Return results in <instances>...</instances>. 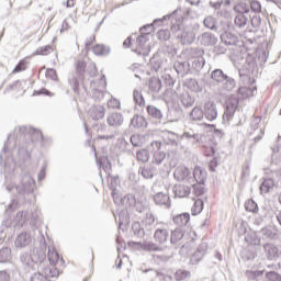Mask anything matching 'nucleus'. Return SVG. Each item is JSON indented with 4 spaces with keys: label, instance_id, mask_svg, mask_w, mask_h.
I'll list each match as a JSON object with an SVG mask.
<instances>
[{
    "label": "nucleus",
    "instance_id": "5701e85b",
    "mask_svg": "<svg viewBox=\"0 0 281 281\" xmlns=\"http://www.w3.org/2000/svg\"><path fill=\"white\" fill-rule=\"evenodd\" d=\"M47 258L50 267H56V263L60 260V255H58V251L54 247L49 246Z\"/></svg>",
    "mask_w": 281,
    "mask_h": 281
},
{
    "label": "nucleus",
    "instance_id": "9b49d317",
    "mask_svg": "<svg viewBox=\"0 0 281 281\" xmlns=\"http://www.w3.org/2000/svg\"><path fill=\"white\" fill-rule=\"evenodd\" d=\"M154 202L156 205H165V207H170V195L165 192H157L154 194Z\"/></svg>",
    "mask_w": 281,
    "mask_h": 281
},
{
    "label": "nucleus",
    "instance_id": "ea45409f",
    "mask_svg": "<svg viewBox=\"0 0 281 281\" xmlns=\"http://www.w3.org/2000/svg\"><path fill=\"white\" fill-rule=\"evenodd\" d=\"M224 80H225V82L223 85V89H225L226 91H233L236 87V80H234L233 78H229L227 76Z\"/></svg>",
    "mask_w": 281,
    "mask_h": 281
},
{
    "label": "nucleus",
    "instance_id": "423d86ee",
    "mask_svg": "<svg viewBox=\"0 0 281 281\" xmlns=\"http://www.w3.org/2000/svg\"><path fill=\"white\" fill-rule=\"evenodd\" d=\"M204 117L209 122H214L218 117V109L214 101H206L203 106Z\"/></svg>",
    "mask_w": 281,
    "mask_h": 281
},
{
    "label": "nucleus",
    "instance_id": "bf43d9fd",
    "mask_svg": "<svg viewBox=\"0 0 281 281\" xmlns=\"http://www.w3.org/2000/svg\"><path fill=\"white\" fill-rule=\"evenodd\" d=\"M108 106H109V109H120V106H121L120 100H117L115 98H111L108 101Z\"/></svg>",
    "mask_w": 281,
    "mask_h": 281
},
{
    "label": "nucleus",
    "instance_id": "ddd939ff",
    "mask_svg": "<svg viewBox=\"0 0 281 281\" xmlns=\"http://www.w3.org/2000/svg\"><path fill=\"white\" fill-rule=\"evenodd\" d=\"M199 41L201 45H206V46L216 45L218 43V38L210 32H206L200 35Z\"/></svg>",
    "mask_w": 281,
    "mask_h": 281
},
{
    "label": "nucleus",
    "instance_id": "a878e982",
    "mask_svg": "<svg viewBox=\"0 0 281 281\" xmlns=\"http://www.w3.org/2000/svg\"><path fill=\"white\" fill-rule=\"evenodd\" d=\"M92 52L95 56H109V54H111V48L102 44H97L93 46Z\"/></svg>",
    "mask_w": 281,
    "mask_h": 281
},
{
    "label": "nucleus",
    "instance_id": "de8ad7c7",
    "mask_svg": "<svg viewBox=\"0 0 281 281\" xmlns=\"http://www.w3.org/2000/svg\"><path fill=\"white\" fill-rule=\"evenodd\" d=\"M145 251H161V247L153 241L145 243Z\"/></svg>",
    "mask_w": 281,
    "mask_h": 281
},
{
    "label": "nucleus",
    "instance_id": "49530a36",
    "mask_svg": "<svg viewBox=\"0 0 281 281\" xmlns=\"http://www.w3.org/2000/svg\"><path fill=\"white\" fill-rule=\"evenodd\" d=\"M29 134L35 139V142H41L43 140V132L36 130V128H31Z\"/></svg>",
    "mask_w": 281,
    "mask_h": 281
},
{
    "label": "nucleus",
    "instance_id": "1a4fd4ad",
    "mask_svg": "<svg viewBox=\"0 0 281 281\" xmlns=\"http://www.w3.org/2000/svg\"><path fill=\"white\" fill-rule=\"evenodd\" d=\"M104 113H106V110L103 105H93L88 111V114L92 120H102V117H104Z\"/></svg>",
    "mask_w": 281,
    "mask_h": 281
},
{
    "label": "nucleus",
    "instance_id": "603ef678",
    "mask_svg": "<svg viewBox=\"0 0 281 281\" xmlns=\"http://www.w3.org/2000/svg\"><path fill=\"white\" fill-rule=\"evenodd\" d=\"M181 102L184 106H192L194 104V100L188 93L181 95Z\"/></svg>",
    "mask_w": 281,
    "mask_h": 281
},
{
    "label": "nucleus",
    "instance_id": "f03ea898",
    "mask_svg": "<svg viewBox=\"0 0 281 281\" xmlns=\"http://www.w3.org/2000/svg\"><path fill=\"white\" fill-rule=\"evenodd\" d=\"M173 177L176 181H182L183 183H188L192 186L194 183V177H192V171L183 165H180L176 168L173 172Z\"/></svg>",
    "mask_w": 281,
    "mask_h": 281
},
{
    "label": "nucleus",
    "instance_id": "f257e3e1",
    "mask_svg": "<svg viewBox=\"0 0 281 281\" xmlns=\"http://www.w3.org/2000/svg\"><path fill=\"white\" fill-rule=\"evenodd\" d=\"M182 139H188L193 144L204 146V148H207V144L210 142V137H207V135H205L203 132H194L192 130L186 131L182 134Z\"/></svg>",
    "mask_w": 281,
    "mask_h": 281
},
{
    "label": "nucleus",
    "instance_id": "e2e57ef3",
    "mask_svg": "<svg viewBox=\"0 0 281 281\" xmlns=\"http://www.w3.org/2000/svg\"><path fill=\"white\" fill-rule=\"evenodd\" d=\"M88 71L91 78H95V76L98 75V68L95 67L94 63H90V65L88 66Z\"/></svg>",
    "mask_w": 281,
    "mask_h": 281
},
{
    "label": "nucleus",
    "instance_id": "8fccbe9b",
    "mask_svg": "<svg viewBox=\"0 0 281 281\" xmlns=\"http://www.w3.org/2000/svg\"><path fill=\"white\" fill-rule=\"evenodd\" d=\"M128 245L136 251H145L146 243L130 241Z\"/></svg>",
    "mask_w": 281,
    "mask_h": 281
},
{
    "label": "nucleus",
    "instance_id": "f8f14e48",
    "mask_svg": "<svg viewBox=\"0 0 281 281\" xmlns=\"http://www.w3.org/2000/svg\"><path fill=\"white\" fill-rule=\"evenodd\" d=\"M263 248H265L268 260H273V258H278V256H280L281 254L280 247L273 244H266Z\"/></svg>",
    "mask_w": 281,
    "mask_h": 281
},
{
    "label": "nucleus",
    "instance_id": "a19ab883",
    "mask_svg": "<svg viewBox=\"0 0 281 281\" xmlns=\"http://www.w3.org/2000/svg\"><path fill=\"white\" fill-rule=\"evenodd\" d=\"M238 94L245 99V98H251L254 95V89L247 88V87H240L238 89Z\"/></svg>",
    "mask_w": 281,
    "mask_h": 281
},
{
    "label": "nucleus",
    "instance_id": "393cba45",
    "mask_svg": "<svg viewBox=\"0 0 281 281\" xmlns=\"http://www.w3.org/2000/svg\"><path fill=\"white\" fill-rule=\"evenodd\" d=\"M178 38H180L184 45H190V43L194 42V32L183 31L181 34H178Z\"/></svg>",
    "mask_w": 281,
    "mask_h": 281
},
{
    "label": "nucleus",
    "instance_id": "58836bf2",
    "mask_svg": "<svg viewBox=\"0 0 281 281\" xmlns=\"http://www.w3.org/2000/svg\"><path fill=\"white\" fill-rule=\"evenodd\" d=\"M247 243H249L250 245H255L258 246L260 245L261 240L260 237H258V234L251 232L247 235L246 237Z\"/></svg>",
    "mask_w": 281,
    "mask_h": 281
},
{
    "label": "nucleus",
    "instance_id": "a211bd4d",
    "mask_svg": "<svg viewBox=\"0 0 281 281\" xmlns=\"http://www.w3.org/2000/svg\"><path fill=\"white\" fill-rule=\"evenodd\" d=\"M109 126H122L124 124V116L120 113H112L108 116Z\"/></svg>",
    "mask_w": 281,
    "mask_h": 281
},
{
    "label": "nucleus",
    "instance_id": "338daca9",
    "mask_svg": "<svg viewBox=\"0 0 281 281\" xmlns=\"http://www.w3.org/2000/svg\"><path fill=\"white\" fill-rule=\"evenodd\" d=\"M144 117H142V116H134L133 119H132V124H134V126H144Z\"/></svg>",
    "mask_w": 281,
    "mask_h": 281
},
{
    "label": "nucleus",
    "instance_id": "72a5a7b5",
    "mask_svg": "<svg viewBox=\"0 0 281 281\" xmlns=\"http://www.w3.org/2000/svg\"><path fill=\"white\" fill-rule=\"evenodd\" d=\"M187 87L191 91H194V93H201V91H203V88L201 87V85H199V81H196V79L188 80L187 81Z\"/></svg>",
    "mask_w": 281,
    "mask_h": 281
},
{
    "label": "nucleus",
    "instance_id": "3c124183",
    "mask_svg": "<svg viewBox=\"0 0 281 281\" xmlns=\"http://www.w3.org/2000/svg\"><path fill=\"white\" fill-rule=\"evenodd\" d=\"M245 207H246L247 212H258V204L256 202H254V200H248L245 203Z\"/></svg>",
    "mask_w": 281,
    "mask_h": 281
},
{
    "label": "nucleus",
    "instance_id": "aec40b11",
    "mask_svg": "<svg viewBox=\"0 0 281 281\" xmlns=\"http://www.w3.org/2000/svg\"><path fill=\"white\" fill-rule=\"evenodd\" d=\"M136 43L139 47V53L138 54H143V56H148V54H150V46H146V36L145 35H140L137 37Z\"/></svg>",
    "mask_w": 281,
    "mask_h": 281
},
{
    "label": "nucleus",
    "instance_id": "cd10ccee",
    "mask_svg": "<svg viewBox=\"0 0 281 281\" xmlns=\"http://www.w3.org/2000/svg\"><path fill=\"white\" fill-rule=\"evenodd\" d=\"M131 144L132 146H135L136 148H139L146 144V138L144 135L134 134L131 136Z\"/></svg>",
    "mask_w": 281,
    "mask_h": 281
},
{
    "label": "nucleus",
    "instance_id": "b1692460",
    "mask_svg": "<svg viewBox=\"0 0 281 281\" xmlns=\"http://www.w3.org/2000/svg\"><path fill=\"white\" fill-rule=\"evenodd\" d=\"M195 54H198V57L194 58V60L192 61V67H194V69H203V67L205 66V59L203 58V50L195 49Z\"/></svg>",
    "mask_w": 281,
    "mask_h": 281
},
{
    "label": "nucleus",
    "instance_id": "f704fd0d",
    "mask_svg": "<svg viewBox=\"0 0 281 281\" xmlns=\"http://www.w3.org/2000/svg\"><path fill=\"white\" fill-rule=\"evenodd\" d=\"M211 78L215 82H223L225 80V78H227V75H224L223 70H221V69H215L212 71Z\"/></svg>",
    "mask_w": 281,
    "mask_h": 281
},
{
    "label": "nucleus",
    "instance_id": "2f4dec72",
    "mask_svg": "<svg viewBox=\"0 0 281 281\" xmlns=\"http://www.w3.org/2000/svg\"><path fill=\"white\" fill-rule=\"evenodd\" d=\"M136 158L138 161H142V164H147L150 159V153L148 149H139L136 151Z\"/></svg>",
    "mask_w": 281,
    "mask_h": 281
},
{
    "label": "nucleus",
    "instance_id": "774afa93",
    "mask_svg": "<svg viewBox=\"0 0 281 281\" xmlns=\"http://www.w3.org/2000/svg\"><path fill=\"white\" fill-rule=\"evenodd\" d=\"M250 8L254 12H261V10H262V5H260V2H258V1H251Z\"/></svg>",
    "mask_w": 281,
    "mask_h": 281
},
{
    "label": "nucleus",
    "instance_id": "864d4df0",
    "mask_svg": "<svg viewBox=\"0 0 281 281\" xmlns=\"http://www.w3.org/2000/svg\"><path fill=\"white\" fill-rule=\"evenodd\" d=\"M236 10L237 12H239V14H248L250 5H248L247 3H239L237 4Z\"/></svg>",
    "mask_w": 281,
    "mask_h": 281
},
{
    "label": "nucleus",
    "instance_id": "2eb2a0df",
    "mask_svg": "<svg viewBox=\"0 0 281 281\" xmlns=\"http://www.w3.org/2000/svg\"><path fill=\"white\" fill-rule=\"evenodd\" d=\"M20 260L23 265V267H26V269H34L35 267V261L32 252H24L21 255Z\"/></svg>",
    "mask_w": 281,
    "mask_h": 281
},
{
    "label": "nucleus",
    "instance_id": "13d9d810",
    "mask_svg": "<svg viewBox=\"0 0 281 281\" xmlns=\"http://www.w3.org/2000/svg\"><path fill=\"white\" fill-rule=\"evenodd\" d=\"M269 281H281V276L276 271H270L266 274Z\"/></svg>",
    "mask_w": 281,
    "mask_h": 281
},
{
    "label": "nucleus",
    "instance_id": "680f3d73",
    "mask_svg": "<svg viewBox=\"0 0 281 281\" xmlns=\"http://www.w3.org/2000/svg\"><path fill=\"white\" fill-rule=\"evenodd\" d=\"M153 30H155L153 24L145 25V26L140 27V34L143 36H148V34H150L153 32Z\"/></svg>",
    "mask_w": 281,
    "mask_h": 281
},
{
    "label": "nucleus",
    "instance_id": "bb28decb",
    "mask_svg": "<svg viewBox=\"0 0 281 281\" xmlns=\"http://www.w3.org/2000/svg\"><path fill=\"white\" fill-rule=\"evenodd\" d=\"M30 241V234L21 233L15 239V247H27Z\"/></svg>",
    "mask_w": 281,
    "mask_h": 281
},
{
    "label": "nucleus",
    "instance_id": "dca6fc26",
    "mask_svg": "<svg viewBox=\"0 0 281 281\" xmlns=\"http://www.w3.org/2000/svg\"><path fill=\"white\" fill-rule=\"evenodd\" d=\"M31 254L33 256L35 265H38V262L41 265L47 258V255L45 254V248H34Z\"/></svg>",
    "mask_w": 281,
    "mask_h": 281
},
{
    "label": "nucleus",
    "instance_id": "79ce46f5",
    "mask_svg": "<svg viewBox=\"0 0 281 281\" xmlns=\"http://www.w3.org/2000/svg\"><path fill=\"white\" fill-rule=\"evenodd\" d=\"M191 211H192L193 216H196V214H201V212H203V201L195 200Z\"/></svg>",
    "mask_w": 281,
    "mask_h": 281
},
{
    "label": "nucleus",
    "instance_id": "c85d7f7f",
    "mask_svg": "<svg viewBox=\"0 0 281 281\" xmlns=\"http://www.w3.org/2000/svg\"><path fill=\"white\" fill-rule=\"evenodd\" d=\"M274 186H276V182L273 181V179L268 178V179H265L263 182L261 183L260 190L261 192L267 194L268 192L273 190Z\"/></svg>",
    "mask_w": 281,
    "mask_h": 281
},
{
    "label": "nucleus",
    "instance_id": "20e7f679",
    "mask_svg": "<svg viewBox=\"0 0 281 281\" xmlns=\"http://www.w3.org/2000/svg\"><path fill=\"white\" fill-rule=\"evenodd\" d=\"M238 109V98L231 97L226 101V110L223 115L224 122H231L232 117H234V113H236V110Z\"/></svg>",
    "mask_w": 281,
    "mask_h": 281
},
{
    "label": "nucleus",
    "instance_id": "4d7b16f0",
    "mask_svg": "<svg viewBox=\"0 0 281 281\" xmlns=\"http://www.w3.org/2000/svg\"><path fill=\"white\" fill-rule=\"evenodd\" d=\"M26 67L27 64L25 61H20L12 70V74H21V71H25Z\"/></svg>",
    "mask_w": 281,
    "mask_h": 281
},
{
    "label": "nucleus",
    "instance_id": "0eeeda50",
    "mask_svg": "<svg viewBox=\"0 0 281 281\" xmlns=\"http://www.w3.org/2000/svg\"><path fill=\"white\" fill-rule=\"evenodd\" d=\"M151 148L156 150L154 154V164H157V166H159V164H161L164 159H166V154L161 151V142H153Z\"/></svg>",
    "mask_w": 281,
    "mask_h": 281
},
{
    "label": "nucleus",
    "instance_id": "4c0bfd02",
    "mask_svg": "<svg viewBox=\"0 0 281 281\" xmlns=\"http://www.w3.org/2000/svg\"><path fill=\"white\" fill-rule=\"evenodd\" d=\"M235 25L236 27L243 29L247 25V16L244 13H239L235 18Z\"/></svg>",
    "mask_w": 281,
    "mask_h": 281
},
{
    "label": "nucleus",
    "instance_id": "0e129e2a",
    "mask_svg": "<svg viewBox=\"0 0 281 281\" xmlns=\"http://www.w3.org/2000/svg\"><path fill=\"white\" fill-rule=\"evenodd\" d=\"M31 281H47V276H45V274H43L41 272H36L31 278Z\"/></svg>",
    "mask_w": 281,
    "mask_h": 281
},
{
    "label": "nucleus",
    "instance_id": "c756f323",
    "mask_svg": "<svg viewBox=\"0 0 281 281\" xmlns=\"http://www.w3.org/2000/svg\"><path fill=\"white\" fill-rule=\"evenodd\" d=\"M149 89L154 93H159V91H161V80L156 77L150 78L149 79Z\"/></svg>",
    "mask_w": 281,
    "mask_h": 281
},
{
    "label": "nucleus",
    "instance_id": "4468645a",
    "mask_svg": "<svg viewBox=\"0 0 281 281\" xmlns=\"http://www.w3.org/2000/svg\"><path fill=\"white\" fill-rule=\"evenodd\" d=\"M175 195L178 196V199H186V196H189L191 189L188 186L183 184H176L173 187Z\"/></svg>",
    "mask_w": 281,
    "mask_h": 281
},
{
    "label": "nucleus",
    "instance_id": "473e14b6",
    "mask_svg": "<svg viewBox=\"0 0 281 281\" xmlns=\"http://www.w3.org/2000/svg\"><path fill=\"white\" fill-rule=\"evenodd\" d=\"M43 273L46 276V278H58V276H60V271L58 268H56V266L44 268Z\"/></svg>",
    "mask_w": 281,
    "mask_h": 281
},
{
    "label": "nucleus",
    "instance_id": "052dcab7",
    "mask_svg": "<svg viewBox=\"0 0 281 281\" xmlns=\"http://www.w3.org/2000/svg\"><path fill=\"white\" fill-rule=\"evenodd\" d=\"M191 186H193L195 196H201L202 194H204L205 189L203 188L202 184H194L193 183Z\"/></svg>",
    "mask_w": 281,
    "mask_h": 281
},
{
    "label": "nucleus",
    "instance_id": "69168bd1",
    "mask_svg": "<svg viewBox=\"0 0 281 281\" xmlns=\"http://www.w3.org/2000/svg\"><path fill=\"white\" fill-rule=\"evenodd\" d=\"M217 16H223L224 19H227L229 16V8L222 5L221 10L217 11Z\"/></svg>",
    "mask_w": 281,
    "mask_h": 281
},
{
    "label": "nucleus",
    "instance_id": "c9c22d12",
    "mask_svg": "<svg viewBox=\"0 0 281 281\" xmlns=\"http://www.w3.org/2000/svg\"><path fill=\"white\" fill-rule=\"evenodd\" d=\"M74 25V18L69 16L66 18L63 23H61V29H60V34H63V32H69V30H71Z\"/></svg>",
    "mask_w": 281,
    "mask_h": 281
},
{
    "label": "nucleus",
    "instance_id": "6e6d98bb",
    "mask_svg": "<svg viewBox=\"0 0 281 281\" xmlns=\"http://www.w3.org/2000/svg\"><path fill=\"white\" fill-rule=\"evenodd\" d=\"M159 41H168L170 38V31L168 30H160L157 34Z\"/></svg>",
    "mask_w": 281,
    "mask_h": 281
},
{
    "label": "nucleus",
    "instance_id": "6ab92c4d",
    "mask_svg": "<svg viewBox=\"0 0 281 281\" xmlns=\"http://www.w3.org/2000/svg\"><path fill=\"white\" fill-rule=\"evenodd\" d=\"M32 186H34V179L30 176L23 177L22 187H18V192H32Z\"/></svg>",
    "mask_w": 281,
    "mask_h": 281
},
{
    "label": "nucleus",
    "instance_id": "7c9ffc66",
    "mask_svg": "<svg viewBox=\"0 0 281 281\" xmlns=\"http://www.w3.org/2000/svg\"><path fill=\"white\" fill-rule=\"evenodd\" d=\"M147 113L148 115H150V117H154V120H161L164 117L161 110H159L155 105H148Z\"/></svg>",
    "mask_w": 281,
    "mask_h": 281
},
{
    "label": "nucleus",
    "instance_id": "4be33fe9",
    "mask_svg": "<svg viewBox=\"0 0 281 281\" xmlns=\"http://www.w3.org/2000/svg\"><path fill=\"white\" fill-rule=\"evenodd\" d=\"M221 41L224 45H236L238 37L229 32H225L221 35Z\"/></svg>",
    "mask_w": 281,
    "mask_h": 281
},
{
    "label": "nucleus",
    "instance_id": "a18cd8bd",
    "mask_svg": "<svg viewBox=\"0 0 281 281\" xmlns=\"http://www.w3.org/2000/svg\"><path fill=\"white\" fill-rule=\"evenodd\" d=\"M132 228H133V232H134L135 236H138V238H144L145 231L139 225V222H135L132 225Z\"/></svg>",
    "mask_w": 281,
    "mask_h": 281
},
{
    "label": "nucleus",
    "instance_id": "7ed1b4c3",
    "mask_svg": "<svg viewBox=\"0 0 281 281\" xmlns=\"http://www.w3.org/2000/svg\"><path fill=\"white\" fill-rule=\"evenodd\" d=\"M155 233L154 238L156 243L159 245H166L168 243V238L170 236V233L168 232V224L166 223H157L155 225Z\"/></svg>",
    "mask_w": 281,
    "mask_h": 281
},
{
    "label": "nucleus",
    "instance_id": "09e8293b",
    "mask_svg": "<svg viewBox=\"0 0 281 281\" xmlns=\"http://www.w3.org/2000/svg\"><path fill=\"white\" fill-rule=\"evenodd\" d=\"M49 52H52V46H49V45L42 46L36 49L35 55L36 56H47V54H49Z\"/></svg>",
    "mask_w": 281,
    "mask_h": 281
},
{
    "label": "nucleus",
    "instance_id": "5fc2aeb1",
    "mask_svg": "<svg viewBox=\"0 0 281 281\" xmlns=\"http://www.w3.org/2000/svg\"><path fill=\"white\" fill-rule=\"evenodd\" d=\"M85 69H87V64L85 61H78L76 66L78 76H85Z\"/></svg>",
    "mask_w": 281,
    "mask_h": 281
},
{
    "label": "nucleus",
    "instance_id": "39448f33",
    "mask_svg": "<svg viewBox=\"0 0 281 281\" xmlns=\"http://www.w3.org/2000/svg\"><path fill=\"white\" fill-rule=\"evenodd\" d=\"M183 237L188 238V240H194L196 238V233L194 231H190L188 235H184L181 228H176L171 231L170 234L171 245H177V243H179Z\"/></svg>",
    "mask_w": 281,
    "mask_h": 281
},
{
    "label": "nucleus",
    "instance_id": "f3484780",
    "mask_svg": "<svg viewBox=\"0 0 281 281\" xmlns=\"http://www.w3.org/2000/svg\"><path fill=\"white\" fill-rule=\"evenodd\" d=\"M189 117L191 122H201L203 117H205V114L203 112V108L196 105L192 109V111L189 114Z\"/></svg>",
    "mask_w": 281,
    "mask_h": 281
},
{
    "label": "nucleus",
    "instance_id": "e433bc0d",
    "mask_svg": "<svg viewBox=\"0 0 281 281\" xmlns=\"http://www.w3.org/2000/svg\"><path fill=\"white\" fill-rule=\"evenodd\" d=\"M133 100L135 104H138V106H144V104H146V101L144 100V95L139 90H134Z\"/></svg>",
    "mask_w": 281,
    "mask_h": 281
},
{
    "label": "nucleus",
    "instance_id": "9d476101",
    "mask_svg": "<svg viewBox=\"0 0 281 281\" xmlns=\"http://www.w3.org/2000/svg\"><path fill=\"white\" fill-rule=\"evenodd\" d=\"M193 183L196 181L199 184L205 183V179H207V171L201 167H195L192 173Z\"/></svg>",
    "mask_w": 281,
    "mask_h": 281
},
{
    "label": "nucleus",
    "instance_id": "37998d69",
    "mask_svg": "<svg viewBox=\"0 0 281 281\" xmlns=\"http://www.w3.org/2000/svg\"><path fill=\"white\" fill-rule=\"evenodd\" d=\"M204 26L209 30H216V19L214 16L209 15L204 19Z\"/></svg>",
    "mask_w": 281,
    "mask_h": 281
},
{
    "label": "nucleus",
    "instance_id": "6e6552de",
    "mask_svg": "<svg viewBox=\"0 0 281 281\" xmlns=\"http://www.w3.org/2000/svg\"><path fill=\"white\" fill-rule=\"evenodd\" d=\"M206 251H207V244L205 243L200 244L196 250L194 251V254L191 256V262L193 265H196V262H201Z\"/></svg>",
    "mask_w": 281,
    "mask_h": 281
},
{
    "label": "nucleus",
    "instance_id": "c03bdc74",
    "mask_svg": "<svg viewBox=\"0 0 281 281\" xmlns=\"http://www.w3.org/2000/svg\"><path fill=\"white\" fill-rule=\"evenodd\" d=\"M190 276H191L190 271H187V270H178L175 273V278L177 281L188 280V278H190Z\"/></svg>",
    "mask_w": 281,
    "mask_h": 281
},
{
    "label": "nucleus",
    "instance_id": "412c9836",
    "mask_svg": "<svg viewBox=\"0 0 281 281\" xmlns=\"http://www.w3.org/2000/svg\"><path fill=\"white\" fill-rule=\"evenodd\" d=\"M175 225L183 227L187 223H190V213H182L175 215L172 218Z\"/></svg>",
    "mask_w": 281,
    "mask_h": 281
}]
</instances>
